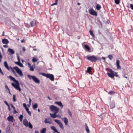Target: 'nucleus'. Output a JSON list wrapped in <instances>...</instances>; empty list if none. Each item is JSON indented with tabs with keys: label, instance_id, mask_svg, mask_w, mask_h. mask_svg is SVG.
<instances>
[{
	"label": "nucleus",
	"instance_id": "nucleus-1",
	"mask_svg": "<svg viewBox=\"0 0 133 133\" xmlns=\"http://www.w3.org/2000/svg\"><path fill=\"white\" fill-rule=\"evenodd\" d=\"M4 65L5 68L9 71L10 70L15 75L16 74V72L14 70H15L16 72L21 77H22L23 74L22 71L17 66H16L14 68H12L11 66H9L8 65L7 62L6 61H4Z\"/></svg>",
	"mask_w": 133,
	"mask_h": 133
},
{
	"label": "nucleus",
	"instance_id": "nucleus-2",
	"mask_svg": "<svg viewBox=\"0 0 133 133\" xmlns=\"http://www.w3.org/2000/svg\"><path fill=\"white\" fill-rule=\"evenodd\" d=\"M85 57L87 59L92 62H95L98 59L97 57L94 55L87 56Z\"/></svg>",
	"mask_w": 133,
	"mask_h": 133
},
{
	"label": "nucleus",
	"instance_id": "nucleus-3",
	"mask_svg": "<svg viewBox=\"0 0 133 133\" xmlns=\"http://www.w3.org/2000/svg\"><path fill=\"white\" fill-rule=\"evenodd\" d=\"M50 109L51 111L56 113H57L59 110V109L58 108L53 105L50 106Z\"/></svg>",
	"mask_w": 133,
	"mask_h": 133
},
{
	"label": "nucleus",
	"instance_id": "nucleus-4",
	"mask_svg": "<svg viewBox=\"0 0 133 133\" xmlns=\"http://www.w3.org/2000/svg\"><path fill=\"white\" fill-rule=\"evenodd\" d=\"M42 76H45L47 78H49L51 81H54V76L52 74H45L44 73H43L42 74Z\"/></svg>",
	"mask_w": 133,
	"mask_h": 133
},
{
	"label": "nucleus",
	"instance_id": "nucleus-5",
	"mask_svg": "<svg viewBox=\"0 0 133 133\" xmlns=\"http://www.w3.org/2000/svg\"><path fill=\"white\" fill-rule=\"evenodd\" d=\"M107 69H108V71L110 72V73H107V74L109 76L112 78H113L115 76V73H116V72L112 71L111 69L107 68Z\"/></svg>",
	"mask_w": 133,
	"mask_h": 133
},
{
	"label": "nucleus",
	"instance_id": "nucleus-6",
	"mask_svg": "<svg viewBox=\"0 0 133 133\" xmlns=\"http://www.w3.org/2000/svg\"><path fill=\"white\" fill-rule=\"evenodd\" d=\"M28 77L30 79H32V80L36 83H39L40 81L35 76H31L30 75H28Z\"/></svg>",
	"mask_w": 133,
	"mask_h": 133
},
{
	"label": "nucleus",
	"instance_id": "nucleus-7",
	"mask_svg": "<svg viewBox=\"0 0 133 133\" xmlns=\"http://www.w3.org/2000/svg\"><path fill=\"white\" fill-rule=\"evenodd\" d=\"M16 84H15L13 83H11V85L12 86L18 90L19 91H21V89L19 87V85L18 83V81H17V82H15Z\"/></svg>",
	"mask_w": 133,
	"mask_h": 133
},
{
	"label": "nucleus",
	"instance_id": "nucleus-8",
	"mask_svg": "<svg viewBox=\"0 0 133 133\" xmlns=\"http://www.w3.org/2000/svg\"><path fill=\"white\" fill-rule=\"evenodd\" d=\"M23 123L24 124L26 127H29L30 128H32V126L30 122L28 123V121L26 119H24L23 121Z\"/></svg>",
	"mask_w": 133,
	"mask_h": 133
},
{
	"label": "nucleus",
	"instance_id": "nucleus-9",
	"mask_svg": "<svg viewBox=\"0 0 133 133\" xmlns=\"http://www.w3.org/2000/svg\"><path fill=\"white\" fill-rule=\"evenodd\" d=\"M89 14L92 15L96 16L97 15V12L92 9H89Z\"/></svg>",
	"mask_w": 133,
	"mask_h": 133
},
{
	"label": "nucleus",
	"instance_id": "nucleus-10",
	"mask_svg": "<svg viewBox=\"0 0 133 133\" xmlns=\"http://www.w3.org/2000/svg\"><path fill=\"white\" fill-rule=\"evenodd\" d=\"M28 64L29 66V68L30 70L31 71H34V69L35 67V65H31L29 63H28Z\"/></svg>",
	"mask_w": 133,
	"mask_h": 133
},
{
	"label": "nucleus",
	"instance_id": "nucleus-11",
	"mask_svg": "<svg viewBox=\"0 0 133 133\" xmlns=\"http://www.w3.org/2000/svg\"><path fill=\"white\" fill-rule=\"evenodd\" d=\"M120 62V61L118 60H116V65L117 68L118 69H121V67L119 65Z\"/></svg>",
	"mask_w": 133,
	"mask_h": 133
},
{
	"label": "nucleus",
	"instance_id": "nucleus-12",
	"mask_svg": "<svg viewBox=\"0 0 133 133\" xmlns=\"http://www.w3.org/2000/svg\"><path fill=\"white\" fill-rule=\"evenodd\" d=\"M13 118H14L12 116H10L7 117V119L9 121L13 122Z\"/></svg>",
	"mask_w": 133,
	"mask_h": 133
},
{
	"label": "nucleus",
	"instance_id": "nucleus-13",
	"mask_svg": "<svg viewBox=\"0 0 133 133\" xmlns=\"http://www.w3.org/2000/svg\"><path fill=\"white\" fill-rule=\"evenodd\" d=\"M2 42L3 44H7L9 43V41L7 39H2Z\"/></svg>",
	"mask_w": 133,
	"mask_h": 133
},
{
	"label": "nucleus",
	"instance_id": "nucleus-14",
	"mask_svg": "<svg viewBox=\"0 0 133 133\" xmlns=\"http://www.w3.org/2000/svg\"><path fill=\"white\" fill-rule=\"evenodd\" d=\"M55 103L57 104L58 105L60 106L61 108H62L63 107V105L61 102H55Z\"/></svg>",
	"mask_w": 133,
	"mask_h": 133
},
{
	"label": "nucleus",
	"instance_id": "nucleus-15",
	"mask_svg": "<svg viewBox=\"0 0 133 133\" xmlns=\"http://www.w3.org/2000/svg\"><path fill=\"white\" fill-rule=\"evenodd\" d=\"M110 107L111 109H112L115 107V103L114 101H112L111 103Z\"/></svg>",
	"mask_w": 133,
	"mask_h": 133
},
{
	"label": "nucleus",
	"instance_id": "nucleus-16",
	"mask_svg": "<svg viewBox=\"0 0 133 133\" xmlns=\"http://www.w3.org/2000/svg\"><path fill=\"white\" fill-rule=\"evenodd\" d=\"M56 114L54 113V114H50V116L53 118H56L58 116L56 115Z\"/></svg>",
	"mask_w": 133,
	"mask_h": 133
},
{
	"label": "nucleus",
	"instance_id": "nucleus-17",
	"mask_svg": "<svg viewBox=\"0 0 133 133\" xmlns=\"http://www.w3.org/2000/svg\"><path fill=\"white\" fill-rule=\"evenodd\" d=\"M8 51L9 52L10 54H13L15 53V52L14 50L11 49L9 48L8 49Z\"/></svg>",
	"mask_w": 133,
	"mask_h": 133
},
{
	"label": "nucleus",
	"instance_id": "nucleus-18",
	"mask_svg": "<svg viewBox=\"0 0 133 133\" xmlns=\"http://www.w3.org/2000/svg\"><path fill=\"white\" fill-rule=\"evenodd\" d=\"M62 119L63 120L64 122L65 123V125H67L68 120L67 119V118L66 117Z\"/></svg>",
	"mask_w": 133,
	"mask_h": 133
},
{
	"label": "nucleus",
	"instance_id": "nucleus-19",
	"mask_svg": "<svg viewBox=\"0 0 133 133\" xmlns=\"http://www.w3.org/2000/svg\"><path fill=\"white\" fill-rule=\"evenodd\" d=\"M84 48L88 51H90V50L89 46L88 45H84Z\"/></svg>",
	"mask_w": 133,
	"mask_h": 133
},
{
	"label": "nucleus",
	"instance_id": "nucleus-20",
	"mask_svg": "<svg viewBox=\"0 0 133 133\" xmlns=\"http://www.w3.org/2000/svg\"><path fill=\"white\" fill-rule=\"evenodd\" d=\"M85 130L87 133L90 132V130L87 123H85Z\"/></svg>",
	"mask_w": 133,
	"mask_h": 133
},
{
	"label": "nucleus",
	"instance_id": "nucleus-21",
	"mask_svg": "<svg viewBox=\"0 0 133 133\" xmlns=\"http://www.w3.org/2000/svg\"><path fill=\"white\" fill-rule=\"evenodd\" d=\"M8 77L10 78L11 80H12L15 82H17V81L16 80L14 77H12L11 76H8Z\"/></svg>",
	"mask_w": 133,
	"mask_h": 133
},
{
	"label": "nucleus",
	"instance_id": "nucleus-22",
	"mask_svg": "<svg viewBox=\"0 0 133 133\" xmlns=\"http://www.w3.org/2000/svg\"><path fill=\"white\" fill-rule=\"evenodd\" d=\"M15 63L19 65V66H20L21 67H23L24 66L20 62H15Z\"/></svg>",
	"mask_w": 133,
	"mask_h": 133
},
{
	"label": "nucleus",
	"instance_id": "nucleus-23",
	"mask_svg": "<svg viewBox=\"0 0 133 133\" xmlns=\"http://www.w3.org/2000/svg\"><path fill=\"white\" fill-rule=\"evenodd\" d=\"M96 9L97 10H99L101 8V5L98 4H96Z\"/></svg>",
	"mask_w": 133,
	"mask_h": 133
},
{
	"label": "nucleus",
	"instance_id": "nucleus-24",
	"mask_svg": "<svg viewBox=\"0 0 133 133\" xmlns=\"http://www.w3.org/2000/svg\"><path fill=\"white\" fill-rule=\"evenodd\" d=\"M38 58L37 57H32V61L33 62H36L38 61Z\"/></svg>",
	"mask_w": 133,
	"mask_h": 133
},
{
	"label": "nucleus",
	"instance_id": "nucleus-25",
	"mask_svg": "<svg viewBox=\"0 0 133 133\" xmlns=\"http://www.w3.org/2000/svg\"><path fill=\"white\" fill-rule=\"evenodd\" d=\"M30 23L31 26H32L35 25L36 23V21L35 20H34L31 22Z\"/></svg>",
	"mask_w": 133,
	"mask_h": 133
},
{
	"label": "nucleus",
	"instance_id": "nucleus-26",
	"mask_svg": "<svg viewBox=\"0 0 133 133\" xmlns=\"http://www.w3.org/2000/svg\"><path fill=\"white\" fill-rule=\"evenodd\" d=\"M91 68L90 67H89L87 68L86 72L88 73H90L91 71Z\"/></svg>",
	"mask_w": 133,
	"mask_h": 133
},
{
	"label": "nucleus",
	"instance_id": "nucleus-27",
	"mask_svg": "<svg viewBox=\"0 0 133 133\" xmlns=\"http://www.w3.org/2000/svg\"><path fill=\"white\" fill-rule=\"evenodd\" d=\"M51 129L55 132H57V130L54 126H51Z\"/></svg>",
	"mask_w": 133,
	"mask_h": 133
},
{
	"label": "nucleus",
	"instance_id": "nucleus-28",
	"mask_svg": "<svg viewBox=\"0 0 133 133\" xmlns=\"http://www.w3.org/2000/svg\"><path fill=\"white\" fill-rule=\"evenodd\" d=\"M44 122L45 123H51V122H50L49 121V119H46L44 121Z\"/></svg>",
	"mask_w": 133,
	"mask_h": 133
},
{
	"label": "nucleus",
	"instance_id": "nucleus-29",
	"mask_svg": "<svg viewBox=\"0 0 133 133\" xmlns=\"http://www.w3.org/2000/svg\"><path fill=\"white\" fill-rule=\"evenodd\" d=\"M25 109L26 111L28 112V114L29 115L31 116V112H30V111H29V109L27 107V108H25Z\"/></svg>",
	"mask_w": 133,
	"mask_h": 133
},
{
	"label": "nucleus",
	"instance_id": "nucleus-30",
	"mask_svg": "<svg viewBox=\"0 0 133 133\" xmlns=\"http://www.w3.org/2000/svg\"><path fill=\"white\" fill-rule=\"evenodd\" d=\"M46 130V129L45 128H43L41 131V133H45Z\"/></svg>",
	"mask_w": 133,
	"mask_h": 133
},
{
	"label": "nucleus",
	"instance_id": "nucleus-31",
	"mask_svg": "<svg viewBox=\"0 0 133 133\" xmlns=\"http://www.w3.org/2000/svg\"><path fill=\"white\" fill-rule=\"evenodd\" d=\"M38 104L37 103L35 104L32 107L33 109H36L38 107Z\"/></svg>",
	"mask_w": 133,
	"mask_h": 133
},
{
	"label": "nucleus",
	"instance_id": "nucleus-32",
	"mask_svg": "<svg viewBox=\"0 0 133 133\" xmlns=\"http://www.w3.org/2000/svg\"><path fill=\"white\" fill-rule=\"evenodd\" d=\"M57 123L58 125L61 123V122L59 120L57 119H55L54 120Z\"/></svg>",
	"mask_w": 133,
	"mask_h": 133
},
{
	"label": "nucleus",
	"instance_id": "nucleus-33",
	"mask_svg": "<svg viewBox=\"0 0 133 133\" xmlns=\"http://www.w3.org/2000/svg\"><path fill=\"white\" fill-rule=\"evenodd\" d=\"M115 3L117 4H119L120 3V0H115Z\"/></svg>",
	"mask_w": 133,
	"mask_h": 133
},
{
	"label": "nucleus",
	"instance_id": "nucleus-34",
	"mask_svg": "<svg viewBox=\"0 0 133 133\" xmlns=\"http://www.w3.org/2000/svg\"><path fill=\"white\" fill-rule=\"evenodd\" d=\"M115 93L114 91H110L108 93V94H110L111 95H114V94Z\"/></svg>",
	"mask_w": 133,
	"mask_h": 133
},
{
	"label": "nucleus",
	"instance_id": "nucleus-35",
	"mask_svg": "<svg viewBox=\"0 0 133 133\" xmlns=\"http://www.w3.org/2000/svg\"><path fill=\"white\" fill-rule=\"evenodd\" d=\"M58 125H59V127H60L62 129H63L64 127L61 123H60V124H59Z\"/></svg>",
	"mask_w": 133,
	"mask_h": 133
},
{
	"label": "nucleus",
	"instance_id": "nucleus-36",
	"mask_svg": "<svg viewBox=\"0 0 133 133\" xmlns=\"http://www.w3.org/2000/svg\"><path fill=\"white\" fill-rule=\"evenodd\" d=\"M108 57L110 60H111L112 58H113V56L111 55H108Z\"/></svg>",
	"mask_w": 133,
	"mask_h": 133
},
{
	"label": "nucleus",
	"instance_id": "nucleus-37",
	"mask_svg": "<svg viewBox=\"0 0 133 133\" xmlns=\"http://www.w3.org/2000/svg\"><path fill=\"white\" fill-rule=\"evenodd\" d=\"M89 32H90V35L91 36H94V35L92 31H91V30H90Z\"/></svg>",
	"mask_w": 133,
	"mask_h": 133
},
{
	"label": "nucleus",
	"instance_id": "nucleus-38",
	"mask_svg": "<svg viewBox=\"0 0 133 133\" xmlns=\"http://www.w3.org/2000/svg\"><path fill=\"white\" fill-rule=\"evenodd\" d=\"M19 118L20 119V121H22L23 118V116L22 115H20V116L19 117Z\"/></svg>",
	"mask_w": 133,
	"mask_h": 133
},
{
	"label": "nucleus",
	"instance_id": "nucleus-39",
	"mask_svg": "<svg viewBox=\"0 0 133 133\" xmlns=\"http://www.w3.org/2000/svg\"><path fill=\"white\" fill-rule=\"evenodd\" d=\"M13 99H14V101L15 102L16 101V96L15 95H13Z\"/></svg>",
	"mask_w": 133,
	"mask_h": 133
},
{
	"label": "nucleus",
	"instance_id": "nucleus-40",
	"mask_svg": "<svg viewBox=\"0 0 133 133\" xmlns=\"http://www.w3.org/2000/svg\"><path fill=\"white\" fill-rule=\"evenodd\" d=\"M23 106L25 108H27L26 104L25 103H24L23 104Z\"/></svg>",
	"mask_w": 133,
	"mask_h": 133
},
{
	"label": "nucleus",
	"instance_id": "nucleus-41",
	"mask_svg": "<svg viewBox=\"0 0 133 133\" xmlns=\"http://www.w3.org/2000/svg\"><path fill=\"white\" fill-rule=\"evenodd\" d=\"M130 7L132 10H133V4H130Z\"/></svg>",
	"mask_w": 133,
	"mask_h": 133
},
{
	"label": "nucleus",
	"instance_id": "nucleus-42",
	"mask_svg": "<svg viewBox=\"0 0 133 133\" xmlns=\"http://www.w3.org/2000/svg\"><path fill=\"white\" fill-rule=\"evenodd\" d=\"M4 103L8 106V107H9V105L8 103L6 101H5L4 102Z\"/></svg>",
	"mask_w": 133,
	"mask_h": 133
},
{
	"label": "nucleus",
	"instance_id": "nucleus-43",
	"mask_svg": "<svg viewBox=\"0 0 133 133\" xmlns=\"http://www.w3.org/2000/svg\"><path fill=\"white\" fill-rule=\"evenodd\" d=\"M2 58V56L1 53H0V62H1V59Z\"/></svg>",
	"mask_w": 133,
	"mask_h": 133
},
{
	"label": "nucleus",
	"instance_id": "nucleus-44",
	"mask_svg": "<svg viewBox=\"0 0 133 133\" xmlns=\"http://www.w3.org/2000/svg\"><path fill=\"white\" fill-rule=\"evenodd\" d=\"M11 106L13 108L14 110H15V107L14 106V105L12 104H11Z\"/></svg>",
	"mask_w": 133,
	"mask_h": 133
},
{
	"label": "nucleus",
	"instance_id": "nucleus-45",
	"mask_svg": "<svg viewBox=\"0 0 133 133\" xmlns=\"http://www.w3.org/2000/svg\"><path fill=\"white\" fill-rule=\"evenodd\" d=\"M57 4V2H55V3H53L51 5V6H53L55 5H56Z\"/></svg>",
	"mask_w": 133,
	"mask_h": 133
},
{
	"label": "nucleus",
	"instance_id": "nucleus-46",
	"mask_svg": "<svg viewBox=\"0 0 133 133\" xmlns=\"http://www.w3.org/2000/svg\"><path fill=\"white\" fill-rule=\"evenodd\" d=\"M17 58H18V62H20V58H19V56H17Z\"/></svg>",
	"mask_w": 133,
	"mask_h": 133
},
{
	"label": "nucleus",
	"instance_id": "nucleus-47",
	"mask_svg": "<svg viewBox=\"0 0 133 133\" xmlns=\"http://www.w3.org/2000/svg\"><path fill=\"white\" fill-rule=\"evenodd\" d=\"M22 50L23 51H25V48L23 47L22 48Z\"/></svg>",
	"mask_w": 133,
	"mask_h": 133
},
{
	"label": "nucleus",
	"instance_id": "nucleus-48",
	"mask_svg": "<svg viewBox=\"0 0 133 133\" xmlns=\"http://www.w3.org/2000/svg\"><path fill=\"white\" fill-rule=\"evenodd\" d=\"M115 76H116V77H119V76L116 73H115Z\"/></svg>",
	"mask_w": 133,
	"mask_h": 133
},
{
	"label": "nucleus",
	"instance_id": "nucleus-49",
	"mask_svg": "<svg viewBox=\"0 0 133 133\" xmlns=\"http://www.w3.org/2000/svg\"><path fill=\"white\" fill-rule=\"evenodd\" d=\"M3 47L4 48H7L8 47V46L6 45H3Z\"/></svg>",
	"mask_w": 133,
	"mask_h": 133
},
{
	"label": "nucleus",
	"instance_id": "nucleus-50",
	"mask_svg": "<svg viewBox=\"0 0 133 133\" xmlns=\"http://www.w3.org/2000/svg\"><path fill=\"white\" fill-rule=\"evenodd\" d=\"M29 103H31V100L30 98H29Z\"/></svg>",
	"mask_w": 133,
	"mask_h": 133
},
{
	"label": "nucleus",
	"instance_id": "nucleus-51",
	"mask_svg": "<svg viewBox=\"0 0 133 133\" xmlns=\"http://www.w3.org/2000/svg\"><path fill=\"white\" fill-rule=\"evenodd\" d=\"M27 106H28V107H30L31 106V103H29V104L27 105Z\"/></svg>",
	"mask_w": 133,
	"mask_h": 133
},
{
	"label": "nucleus",
	"instance_id": "nucleus-52",
	"mask_svg": "<svg viewBox=\"0 0 133 133\" xmlns=\"http://www.w3.org/2000/svg\"><path fill=\"white\" fill-rule=\"evenodd\" d=\"M14 110V113L15 114L16 113H17V112L16 110V109Z\"/></svg>",
	"mask_w": 133,
	"mask_h": 133
},
{
	"label": "nucleus",
	"instance_id": "nucleus-53",
	"mask_svg": "<svg viewBox=\"0 0 133 133\" xmlns=\"http://www.w3.org/2000/svg\"><path fill=\"white\" fill-rule=\"evenodd\" d=\"M25 41L24 39L21 40V42L22 43H24L25 42Z\"/></svg>",
	"mask_w": 133,
	"mask_h": 133
},
{
	"label": "nucleus",
	"instance_id": "nucleus-54",
	"mask_svg": "<svg viewBox=\"0 0 133 133\" xmlns=\"http://www.w3.org/2000/svg\"><path fill=\"white\" fill-rule=\"evenodd\" d=\"M102 59H104V60H105V58L104 57H102Z\"/></svg>",
	"mask_w": 133,
	"mask_h": 133
},
{
	"label": "nucleus",
	"instance_id": "nucleus-55",
	"mask_svg": "<svg viewBox=\"0 0 133 133\" xmlns=\"http://www.w3.org/2000/svg\"><path fill=\"white\" fill-rule=\"evenodd\" d=\"M38 131L37 130H36L35 131V133H38Z\"/></svg>",
	"mask_w": 133,
	"mask_h": 133
},
{
	"label": "nucleus",
	"instance_id": "nucleus-56",
	"mask_svg": "<svg viewBox=\"0 0 133 133\" xmlns=\"http://www.w3.org/2000/svg\"><path fill=\"white\" fill-rule=\"evenodd\" d=\"M5 88H6L8 90H9V89L8 88V86H7L6 85V86H5Z\"/></svg>",
	"mask_w": 133,
	"mask_h": 133
},
{
	"label": "nucleus",
	"instance_id": "nucleus-57",
	"mask_svg": "<svg viewBox=\"0 0 133 133\" xmlns=\"http://www.w3.org/2000/svg\"><path fill=\"white\" fill-rule=\"evenodd\" d=\"M124 77H125V78H128V77H127V76H125H125H124Z\"/></svg>",
	"mask_w": 133,
	"mask_h": 133
},
{
	"label": "nucleus",
	"instance_id": "nucleus-58",
	"mask_svg": "<svg viewBox=\"0 0 133 133\" xmlns=\"http://www.w3.org/2000/svg\"><path fill=\"white\" fill-rule=\"evenodd\" d=\"M22 63H23L24 62V61L23 59H22Z\"/></svg>",
	"mask_w": 133,
	"mask_h": 133
},
{
	"label": "nucleus",
	"instance_id": "nucleus-59",
	"mask_svg": "<svg viewBox=\"0 0 133 133\" xmlns=\"http://www.w3.org/2000/svg\"><path fill=\"white\" fill-rule=\"evenodd\" d=\"M38 112H39L40 111V110H39V109H38Z\"/></svg>",
	"mask_w": 133,
	"mask_h": 133
},
{
	"label": "nucleus",
	"instance_id": "nucleus-60",
	"mask_svg": "<svg viewBox=\"0 0 133 133\" xmlns=\"http://www.w3.org/2000/svg\"><path fill=\"white\" fill-rule=\"evenodd\" d=\"M78 4L79 5H80V3H78Z\"/></svg>",
	"mask_w": 133,
	"mask_h": 133
},
{
	"label": "nucleus",
	"instance_id": "nucleus-61",
	"mask_svg": "<svg viewBox=\"0 0 133 133\" xmlns=\"http://www.w3.org/2000/svg\"><path fill=\"white\" fill-rule=\"evenodd\" d=\"M48 98L49 99H50V97H48Z\"/></svg>",
	"mask_w": 133,
	"mask_h": 133
},
{
	"label": "nucleus",
	"instance_id": "nucleus-62",
	"mask_svg": "<svg viewBox=\"0 0 133 133\" xmlns=\"http://www.w3.org/2000/svg\"><path fill=\"white\" fill-rule=\"evenodd\" d=\"M58 0H56L55 2H57Z\"/></svg>",
	"mask_w": 133,
	"mask_h": 133
},
{
	"label": "nucleus",
	"instance_id": "nucleus-63",
	"mask_svg": "<svg viewBox=\"0 0 133 133\" xmlns=\"http://www.w3.org/2000/svg\"><path fill=\"white\" fill-rule=\"evenodd\" d=\"M17 40H18V41H19V39H17Z\"/></svg>",
	"mask_w": 133,
	"mask_h": 133
},
{
	"label": "nucleus",
	"instance_id": "nucleus-64",
	"mask_svg": "<svg viewBox=\"0 0 133 133\" xmlns=\"http://www.w3.org/2000/svg\"><path fill=\"white\" fill-rule=\"evenodd\" d=\"M12 133V132H11V133L9 132V133Z\"/></svg>",
	"mask_w": 133,
	"mask_h": 133
}]
</instances>
